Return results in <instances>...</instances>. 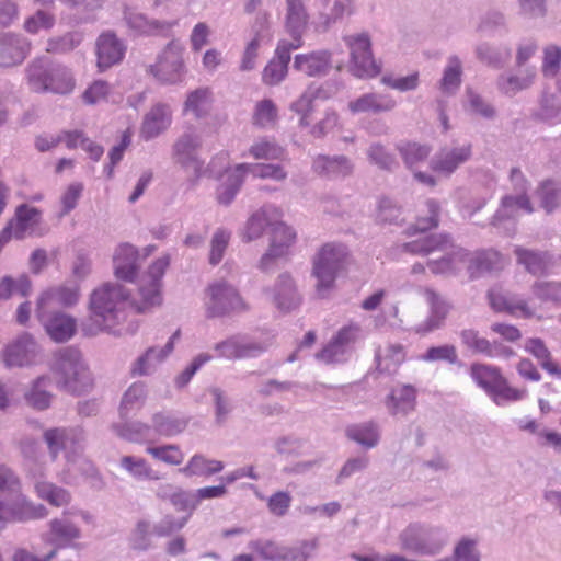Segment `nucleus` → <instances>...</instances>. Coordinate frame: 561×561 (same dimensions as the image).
I'll return each instance as SVG.
<instances>
[{
    "label": "nucleus",
    "instance_id": "nucleus-1",
    "mask_svg": "<svg viewBox=\"0 0 561 561\" xmlns=\"http://www.w3.org/2000/svg\"><path fill=\"white\" fill-rule=\"evenodd\" d=\"M50 371L57 378V387L71 394H83L93 388V377L82 353L76 346L60 347L53 353Z\"/></svg>",
    "mask_w": 561,
    "mask_h": 561
},
{
    "label": "nucleus",
    "instance_id": "nucleus-2",
    "mask_svg": "<svg viewBox=\"0 0 561 561\" xmlns=\"http://www.w3.org/2000/svg\"><path fill=\"white\" fill-rule=\"evenodd\" d=\"M25 80L32 92L70 94L76 85L72 71L49 56H39L25 67Z\"/></svg>",
    "mask_w": 561,
    "mask_h": 561
},
{
    "label": "nucleus",
    "instance_id": "nucleus-3",
    "mask_svg": "<svg viewBox=\"0 0 561 561\" xmlns=\"http://www.w3.org/2000/svg\"><path fill=\"white\" fill-rule=\"evenodd\" d=\"M129 291L118 283H105L95 288L89 299L90 318L98 330L107 331L125 319Z\"/></svg>",
    "mask_w": 561,
    "mask_h": 561
},
{
    "label": "nucleus",
    "instance_id": "nucleus-4",
    "mask_svg": "<svg viewBox=\"0 0 561 561\" xmlns=\"http://www.w3.org/2000/svg\"><path fill=\"white\" fill-rule=\"evenodd\" d=\"M348 257L347 248L341 243L324 244L313 261L317 294L324 298L334 286L337 275L344 271Z\"/></svg>",
    "mask_w": 561,
    "mask_h": 561
},
{
    "label": "nucleus",
    "instance_id": "nucleus-5",
    "mask_svg": "<svg viewBox=\"0 0 561 561\" xmlns=\"http://www.w3.org/2000/svg\"><path fill=\"white\" fill-rule=\"evenodd\" d=\"M407 252L416 255H430L434 252L447 253L454 265V270L458 273L463 265L469 264L471 253L454 243L453 238L448 233H432L420 237L416 240L403 244Z\"/></svg>",
    "mask_w": 561,
    "mask_h": 561
},
{
    "label": "nucleus",
    "instance_id": "nucleus-6",
    "mask_svg": "<svg viewBox=\"0 0 561 561\" xmlns=\"http://www.w3.org/2000/svg\"><path fill=\"white\" fill-rule=\"evenodd\" d=\"M470 376L497 404L520 400L525 390L512 388L497 367L486 364H472Z\"/></svg>",
    "mask_w": 561,
    "mask_h": 561
},
{
    "label": "nucleus",
    "instance_id": "nucleus-7",
    "mask_svg": "<svg viewBox=\"0 0 561 561\" xmlns=\"http://www.w3.org/2000/svg\"><path fill=\"white\" fill-rule=\"evenodd\" d=\"M204 306L207 318H222L248 310L238 290L225 280H217L207 286Z\"/></svg>",
    "mask_w": 561,
    "mask_h": 561
},
{
    "label": "nucleus",
    "instance_id": "nucleus-8",
    "mask_svg": "<svg viewBox=\"0 0 561 561\" xmlns=\"http://www.w3.org/2000/svg\"><path fill=\"white\" fill-rule=\"evenodd\" d=\"M403 550L417 556H436L446 545L444 533L438 527L411 524L399 535Z\"/></svg>",
    "mask_w": 561,
    "mask_h": 561
},
{
    "label": "nucleus",
    "instance_id": "nucleus-9",
    "mask_svg": "<svg viewBox=\"0 0 561 561\" xmlns=\"http://www.w3.org/2000/svg\"><path fill=\"white\" fill-rule=\"evenodd\" d=\"M351 53L350 71L357 78H373L380 72L371 51L368 33L353 34L344 37Z\"/></svg>",
    "mask_w": 561,
    "mask_h": 561
},
{
    "label": "nucleus",
    "instance_id": "nucleus-10",
    "mask_svg": "<svg viewBox=\"0 0 561 561\" xmlns=\"http://www.w3.org/2000/svg\"><path fill=\"white\" fill-rule=\"evenodd\" d=\"M183 46L171 41L158 57V61L149 67V72L162 83L181 82L184 76Z\"/></svg>",
    "mask_w": 561,
    "mask_h": 561
},
{
    "label": "nucleus",
    "instance_id": "nucleus-11",
    "mask_svg": "<svg viewBox=\"0 0 561 561\" xmlns=\"http://www.w3.org/2000/svg\"><path fill=\"white\" fill-rule=\"evenodd\" d=\"M46 514V507L30 502L22 494L21 488L11 493L5 500L0 501V520L2 522H26L42 518Z\"/></svg>",
    "mask_w": 561,
    "mask_h": 561
},
{
    "label": "nucleus",
    "instance_id": "nucleus-12",
    "mask_svg": "<svg viewBox=\"0 0 561 561\" xmlns=\"http://www.w3.org/2000/svg\"><path fill=\"white\" fill-rule=\"evenodd\" d=\"M36 314L47 335L57 343L69 341L77 332V321L73 317L59 311L50 312L37 306Z\"/></svg>",
    "mask_w": 561,
    "mask_h": 561
},
{
    "label": "nucleus",
    "instance_id": "nucleus-13",
    "mask_svg": "<svg viewBox=\"0 0 561 561\" xmlns=\"http://www.w3.org/2000/svg\"><path fill=\"white\" fill-rule=\"evenodd\" d=\"M295 239V231L283 221L276 219L271 229L270 248L261 257L259 267L263 272L272 270L275 261L287 254L288 248L294 243Z\"/></svg>",
    "mask_w": 561,
    "mask_h": 561
},
{
    "label": "nucleus",
    "instance_id": "nucleus-14",
    "mask_svg": "<svg viewBox=\"0 0 561 561\" xmlns=\"http://www.w3.org/2000/svg\"><path fill=\"white\" fill-rule=\"evenodd\" d=\"M513 252L517 264L533 276L549 275L557 266L556 255L550 251L515 245Z\"/></svg>",
    "mask_w": 561,
    "mask_h": 561
},
{
    "label": "nucleus",
    "instance_id": "nucleus-15",
    "mask_svg": "<svg viewBox=\"0 0 561 561\" xmlns=\"http://www.w3.org/2000/svg\"><path fill=\"white\" fill-rule=\"evenodd\" d=\"M170 264V256L163 255L157 259L148 268L147 276L149 278L148 285H142L139 288L141 296V305L138 307V312H145L147 309L159 306L162 301L160 287L161 279Z\"/></svg>",
    "mask_w": 561,
    "mask_h": 561
},
{
    "label": "nucleus",
    "instance_id": "nucleus-16",
    "mask_svg": "<svg viewBox=\"0 0 561 561\" xmlns=\"http://www.w3.org/2000/svg\"><path fill=\"white\" fill-rule=\"evenodd\" d=\"M38 354V345L27 333L8 344L2 352V363L7 368L32 365Z\"/></svg>",
    "mask_w": 561,
    "mask_h": 561
},
{
    "label": "nucleus",
    "instance_id": "nucleus-17",
    "mask_svg": "<svg viewBox=\"0 0 561 561\" xmlns=\"http://www.w3.org/2000/svg\"><path fill=\"white\" fill-rule=\"evenodd\" d=\"M472 156V146L470 144L440 148L431 159L430 167L433 171L451 175L460 165L470 160Z\"/></svg>",
    "mask_w": 561,
    "mask_h": 561
},
{
    "label": "nucleus",
    "instance_id": "nucleus-18",
    "mask_svg": "<svg viewBox=\"0 0 561 561\" xmlns=\"http://www.w3.org/2000/svg\"><path fill=\"white\" fill-rule=\"evenodd\" d=\"M202 147V137L193 131L181 135L172 147V158L183 168L194 167L196 179L201 176L203 162L198 159L197 152Z\"/></svg>",
    "mask_w": 561,
    "mask_h": 561
},
{
    "label": "nucleus",
    "instance_id": "nucleus-19",
    "mask_svg": "<svg viewBox=\"0 0 561 561\" xmlns=\"http://www.w3.org/2000/svg\"><path fill=\"white\" fill-rule=\"evenodd\" d=\"M95 46L98 68L100 71H105L106 69L119 64L126 53V45L112 31L102 33L98 37Z\"/></svg>",
    "mask_w": 561,
    "mask_h": 561
},
{
    "label": "nucleus",
    "instance_id": "nucleus-20",
    "mask_svg": "<svg viewBox=\"0 0 561 561\" xmlns=\"http://www.w3.org/2000/svg\"><path fill=\"white\" fill-rule=\"evenodd\" d=\"M311 169L321 178L337 180L350 176L353 173L354 164L344 154H318L312 160Z\"/></svg>",
    "mask_w": 561,
    "mask_h": 561
},
{
    "label": "nucleus",
    "instance_id": "nucleus-21",
    "mask_svg": "<svg viewBox=\"0 0 561 561\" xmlns=\"http://www.w3.org/2000/svg\"><path fill=\"white\" fill-rule=\"evenodd\" d=\"M139 253L130 243H121L113 255V268L116 278L124 282H135L139 272Z\"/></svg>",
    "mask_w": 561,
    "mask_h": 561
},
{
    "label": "nucleus",
    "instance_id": "nucleus-22",
    "mask_svg": "<svg viewBox=\"0 0 561 561\" xmlns=\"http://www.w3.org/2000/svg\"><path fill=\"white\" fill-rule=\"evenodd\" d=\"M331 64L332 54L329 50L321 49L296 55L293 68L308 77H323L329 73Z\"/></svg>",
    "mask_w": 561,
    "mask_h": 561
},
{
    "label": "nucleus",
    "instance_id": "nucleus-23",
    "mask_svg": "<svg viewBox=\"0 0 561 561\" xmlns=\"http://www.w3.org/2000/svg\"><path fill=\"white\" fill-rule=\"evenodd\" d=\"M425 298L430 305V316L416 327V332L426 334L443 327L451 305L435 290L427 288Z\"/></svg>",
    "mask_w": 561,
    "mask_h": 561
},
{
    "label": "nucleus",
    "instance_id": "nucleus-24",
    "mask_svg": "<svg viewBox=\"0 0 561 561\" xmlns=\"http://www.w3.org/2000/svg\"><path fill=\"white\" fill-rule=\"evenodd\" d=\"M286 2L285 27L291 36V41H287V44L291 48H300L309 16L301 0H286Z\"/></svg>",
    "mask_w": 561,
    "mask_h": 561
},
{
    "label": "nucleus",
    "instance_id": "nucleus-25",
    "mask_svg": "<svg viewBox=\"0 0 561 561\" xmlns=\"http://www.w3.org/2000/svg\"><path fill=\"white\" fill-rule=\"evenodd\" d=\"M28 41L20 35L3 34L0 36V67H14L24 61L30 54Z\"/></svg>",
    "mask_w": 561,
    "mask_h": 561
},
{
    "label": "nucleus",
    "instance_id": "nucleus-26",
    "mask_svg": "<svg viewBox=\"0 0 561 561\" xmlns=\"http://www.w3.org/2000/svg\"><path fill=\"white\" fill-rule=\"evenodd\" d=\"M124 20L129 28L137 34L147 36H168L175 22L160 21L149 19L147 15L126 8L124 10Z\"/></svg>",
    "mask_w": 561,
    "mask_h": 561
},
{
    "label": "nucleus",
    "instance_id": "nucleus-27",
    "mask_svg": "<svg viewBox=\"0 0 561 561\" xmlns=\"http://www.w3.org/2000/svg\"><path fill=\"white\" fill-rule=\"evenodd\" d=\"M295 49L296 48H291L285 39L278 43L274 58L265 66L262 73V80L265 84L276 85L285 79L290 61V54L291 50Z\"/></svg>",
    "mask_w": 561,
    "mask_h": 561
},
{
    "label": "nucleus",
    "instance_id": "nucleus-28",
    "mask_svg": "<svg viewBox=\"0 0 561 561\" xmlns=\"http://www.w3.org/2000/svg\"><path fill=\"white\" fill-rule=\"evenodd\" d=\"M282 217V211L278 207L272 204L262 206L255 211L247 221L242 239L245 242L259 239L265 228L273 227L276 219Z\"/></svg>",
    "mask_w": 561,
    "mask_h": 561
},
{
    "label": "nucleus",
    "instance_id": "nucleus-29",
    "mask_svg": "<svg viewBox=\"0 0 561 561\" xmlns=\"http://www.w3.org/2000/svg\"><path fill=\"white\" fill-rule=\"evenodd\" d=\"M172 341H168L164 346H151L146 350L131 365L130 375L141 377L152 375L158 366L172 353Z\"/></svg>",
    "mask_w": 561,
    "mask_h": 561
},
{
    "label": "nucleus",
    "instance_id": "nucleus-30",
    "mask_svg": "<svg viewBox=\"0 0 561 561\" xmlns=\"http://www.w3.org/2000/svg\"><path fill=\"white\" fill-rule=\"evenodd\" d=\"M80 296L78 284L60 285L45 290L37 300L39 308L54 309L57 307L75 306Z\"/></svg>",
    "mask_w": 561,
    "mask_h": 561
},
{
    "label": "nucleus",
    "instance_id": "nucleus-31",
    "mask_svg": "<svg viewBox=\"0 0 561 561\" xmlns=\"http://www.w3.org/2000/svg\"><path fill=\"white\" fill-rule=\"evenodd\" d=\"M81 537L80 528L66 517L54 518L49 522L47 541L54 546L56 552L73 546V541Z\"/></svg>",
    "mask_w": 561,
    "mask_h": 561
},
{
    "label": "nucleus",
    "instance_id": "nucleus-32",
    "mask_svg": "<svg viewBox=\"0 0 561 561\" xmlns=\"http://www.w3.org/2000/svg\"><path fill=\"white\" fill-rule=\"evenodd\" d=\"M416 390L411 385H403L391 390L386 399V407L389 413L396 415H408L415 409Z\"/></svg>",
    "mask_w": 561,
    "mask_h": 561
},
{
    "label": "nucleus",
    "instance_id": "nucleus-33",
    "mask_svg": "<svg viewBox=\"0 0 561 561\" xmlns=\"http://www.w3.org/2000/svg\"><path fill=\"white\" fill-rule=\"evenodd\" d=\"M171 123V112L167 105H154L145 116L141 125V137L150 140L164 131Z\"/></svg>",
    "mask_w": 561,
    "mask_h": 561
},
{
    "label": "nucleus",
    "instance_id": "nucleus-34",
    "mask_svg": "<svg viewBox=\"0 0 561 561\" xmlns=\"http://www.w3.org/2000/svg\"><path fill=\"white\" fill-rule=\"evenodd\" d=\"M533 121L550 126L561 124V100L554 93L543 92L538 107L530 114Z\"/></svg>",
    "mask_w": 561,
    "mask_h": 561
},
{
    "label": "nucleus",
    "instance_id": "nucleus-35",
    "mask_svg": "<svg viewBox=\"0 0 561 561\" xmlns=\"http://www.w3.org/2000/svg\"><path fill=\"white\" fill-rule=\"evenodd\" d=\"M535 78V68L528 67L520 75H500L496 87L502 94L512 98L518 92L529 89L534 84Z\"/></svg>",
    "mask_w": 561,
    "mask_h": 561
},
{
    "label": "nucleus",
    "instance_id": "nucleus-36",
    "mask_svg": "<svg viewBox=\"0 0 561 561\" xmlns=\"http://www.w3.org/2000/svg\"><path fill=\"white\" fill-rule=\"evenodd\" d=\"M535 195L539 201L540 208L547 215L553 214L561 207V181L552 178L540 181Z\"/></svg>",
    "mask_w": 561,
    "mask_h": 561
},
{
    "label": "nucleus",
    "instance_id": "nucleus-37",
    "mask_svg": "<svg viewBox=\"0 0 561 561\" xmlns=\"http://www.w3.org/2000/svg\"><path fill=\"white\" fill-rule=\"evenodd\" d=\"M396 101L386 94L366 93L355 101L348 103L352 113H381L389 112L396 107Z\"/></svg>",
    "mask_w": 561,
    "mask_h": 561
},
{
    "label": "nucleus",
    "instance_id": "nucleus-38",
    "mask_svg": "<svg viewBox=\"0 0 561 561\" xmlns=\"http://www.w3.org/2000/svg\"><path fill=\"white\" fill-rule=\"evenodd\" d=\"M13 220V232L16 240H23L31 236L34 228L39 224L41 211L27 204L16 207Z\"/></svg>",
    "mask_w": 561,
    "mask_h": 561
},
{
    "label": "nucleus",
    "instance_id": "nucleus-39",
    "mask_svg": "<svg viewBox=\"0 0 561 561\" xmlns=\"http://www.w3.org/2000/svg\"><path fill=\"white\" fill-rule=\"evenodd\" d=\"M274 291V301L280 310L289 311L296 308L300 302L295 283L287 273H283L278 276Z\"/></svg>",
    "mask_w": 561,
    "mask_h": 561
},
{
    "label": "nucleus",
    "instance_id": "nucleus-40",
    "mask_svg": "<svg viewBox=\"0 0 561 561\" xmlns=\"http://www.w3.org/2000/svg\"><path fill=\"white\" fill-rule=\"evenodd\" d=\"M345 435L367 449L376 447L380 440L379 426L374 421L351 424L346 427Z\"/></svg>",
    "mask_w": 561,
    "mask_h": 561
},
{
    "label": "nucleus",
    "instance_id": "nucleus-41",
    "mask_svg": "<svg viewBox=\"0 0 561 561\" xmlns=\"http://www.w3.org/2000/svg\"><path fill=\"white\" fill-rule=\"evenodd\" d=\"M147 399V387L145 382L136 381L124 392L119 404L121 419H129L139 411Z\"/></svg>",
    "mask_w": 561,
    "mask_h": 561
},
{
    "label": "nucleus",
    "instance_id": "nucleus-42",
    "mask_svg": "<svg viewBox=\"0 0 561 561\" xmlns=\"http://www.w3.org/2000/svg\"><path fill=\"white\" fill-rule=\"evenodd\" d=\"M329 93L323 87L310 85L301 96L290 104V110L300 115L299 125L309 126V114L313 111V101L317 99H328Z\"/></svg>",
    "mask_w": 561,
    "mask_h": 561
},
{
    "label": "nucleus",
    "instance_id": "nucleus-43",
    "mask_svg": "<svg viewBox=\"0 0 561 561\" xmlns=\"http://www.w3.org/2000/svg\"><path fill=\"white\" fill-rule=\"evenodd\" d=\"M51 385V378L47 375L36 378L31 389L25 392V401L32 408L44 411L50 407L53 394L48 391Z\"/></svg>",
    "mask_w": 561,
    "mask_h": 561
},
{
    "label": "nucleus",
    "instance_id": "nucleus-44",
    "mask_svg": "<svg viewBox=\"0 0 561 561\" xmlns=\"http://www.w3.org/2000/svg\"><path fill=\"white\" fill-rule=\"evenodd\" d=\"M225 468L224 462L215 459H207L202 454L194 455L183 468L179 471L185 477H210Z\"/></svg>",
    "mask_w": 561,
    "mask_h": 561
},
{
    "label": "nucleus",
    "instance_id": "nucleus-45",
    "mask_svg": "<svg viewBox=\"0 0 561 561\" xmlns=\"http://www.w3.org/2000/svg\"><path fill=\"white\" fill-rule=\"evenodd\" d=\"M274 344V335L264 333L260 336L240 334V359L256 358L267 352Z\"/></svg>",
    "mask_w": 561,
    "mask_h": 561
},
{
    "label": "nucleus",
    "instance_id": "nucleus-46",
    "mask_svg": "<svg viewBox=\"0 0 561 561\" xmlns=\"http://www.w3.org/2000/svg\"><path fill=\"white\" fill-rule=\"evenodd\" d=\"M124 422L115 423L112 425L113 432L121 438L139 443L147 439L152 434V427L139 421H128L123 419Z\"/></svg>",
    "mask_w": 561,
    "mask_h": 561
},
{
    "label": "nucleus",
    "instance_id": "nucleus-47",
    "mask_svg": "<svg viewBox=\"0 0 561 561\" xmlns=\"http://www.w3.org/2000/svg\"><path fill=\"white\" fill-rule=\"evenodd\" d=\"M461 75L462 65L460 59L455 55L450 56L439 81L440 91L447 95H455L461 84Z\"/></svg>",
    "mask_w": 561,
    "mask_h": 561
},
{
    "label": "nucleus",
    "instance_id": "nucleus-48",
    "mask_svg": "<svg viewBox=\"0 0 561 561\" xmlns=\"http://www.w3.org/2000/svg\"><path fill=\"white\" fill-rule=\"evenodd\" d=\"M244 170H238V165L230 172L217 188V201L220 205L228 206L236 198L243 182Z\"/></svg>",
    "mask_w": 561,
    "mask_h": 561
},
{
    "label": "nucleus",
    "instance_id": "nucleus-49",
    "mask_svg": "<svg viewBox=\"0 0 561 561\" xmlns=\"http://www.w3.org/2000/svg\"><path fill=\"white\" fill-rule=\"evenodd\" d=\"M151 422L152 432L164 437L182 433L187 425L186 421L164 412L154 413Z\"/></svg>",
    "mask_w": 561,
    "mask_h": 561
},
{
    "label": "nucleus",
    "instance_id": "nucleus-50",
    "mask_svg": "<svg viewBox=\"0 0 561 561\" xmlns=\"http://www.w3.org/2000/svg\"><path fill=\"white\" fill-rule=\"evenodd\" d=\"M238 170H244L257 179H271L283 182L287 179V171L280 164L273 163H240Z\"/></svg>",
    "mask_w": 561,
    "mask_h": 561
},
{
    "label": "nucleus",
    "instance_id": "nucleus-51",
    "mask_svg": "<svg viewBox=\"0 0 561 561\" xmlns=\"http://www.w3.org/2000/svg\"><path fill=\"white\" fill-rule=\"evenodd\" d=\"M525 350L538 359L545 370L561 379V367L552 362L551 354L541 339H529Z\"/></svg>",
    "mask_w": 561,
    "mask_h": 561
},
{
    "label": "nucleus",
    "instance_id": "nucleus-52",
    "mask_svg": "<svg viewBox=\"0 0 561 561\" xmlns=\"http://www.w3.org/2000/svg\"><path fill=\"white\" fill-rule=\"evenodd\" d=\"M119 465L136 480L144 481L160 479L158 472L154 471L144 458L124 456L121 458Z\"/></svg>",
    "mask_w": 561,
    "mask_h": 561
},
{
    "label": "nucleus",
    "instance_id": "nucleus-53",
    "mask_svg": "<svg viewBox=\"0 0 561 561\" xmlns=\"http://www.w3.org/2000/svg\"><path fill=\"white\" fill-rule=\"evenodd\" d=\"M249 549L259 554L264 561H283L286 557V546L271 539H256L249 542Z\"/></svg>",
    "mask_w": 561,
    "mask_h": 561
},
{
    "label": "nucleus",
    "instance_id": "nucleus-54",
    "mask_svg": "<svg viewBox=\"0 0 561 561\" xmlns=\"http://www.w3.org/2000/svg\"><path fill=\"white\" fill-rule=\"evenodd\" d=\"M151 524L147 519L137 522L129 536V547L139 552L148 551L153 548Z\"/></svg>",
    "mask_w": 561,
    "mask_h": 561
},
{
    "label": "nucleus",
    "instance_id": "nucleus-55",
    "mask_svg": "<svg viewBox=\"0 0 561 561\" xmlns=\"http://www.w3.org/2000/svg\"><path fill=\"white\" fill-rule=\"evenodd\" d=\"M249 152L256 160H280L285 149L272 139L262 138L250 147Z\"/></svg>",
    "mask_w": 561,
    "mask_h": 561
},
{
    "label": "nucleus",
    "instance_id": "nucleus-56",
    "mask_svg": "<svg viewBox=\"0 0 561 561\" xmlns=\"http://www.w3.org/2000/svg\"><path fill=\"white\" fill-rule=\"evenodd\" d=\"M497 262V253L494 251H479L471 253L468 272L471 278H476L485 272L493 270Z\"/></svg>",
    "mask_w": 561,
    "mask_h": 561
},
{
    "label": "nucleus",
    "instance_id": "nucleus-57",
    "mask_svg": "<svg viewBox=\"0 0 561 561\" xmlns=\"http://www.w3.org/2000/svg\"><path fill=\"white\" fill-rule=\"evenodd\" d=\"M37 495L55 506H62L70 502V493L53 483L46 481H37L35 483Z\"/></svg>",
    "mask_w": 561,
    "mask_h": 561
},
{
    "label": "nucleus",
    "instance_id": "nucleus-58",
    "mask_svg": "<svg viewBox=\"0 0 561 561\" xmlns=\"http://www.w3.org/2000/svg\"><path fill=\"white\" fill-rule=\"evenodd\" d=\"M305 444L306 442L304 438L294 434H287L275 438L273 447L279 456L299 457L302 455Z\"/></svg>",
    "mask_w": 561,
    "mask_h": 561
},
{
    "label": "nucleus",
    "instance_id": "nucleus-59",
    "mask_svg": "<svg viewBox=\"0 0 561 561\" xmlns=\"http://www.w3.org/2000/svg\"><path fill=\"white\" fill-rule=\"evenodd\" d=\"M83 39L79 32H69L62 36L53 37L47 42L46 50L51 54H67L78 47Z\"/></svg>",
    "mask_w": 561,
    "mask_h": 561
},
{
    "label": "nucleus",
    "instance_id": "nucleus-60",
    "mask_svg": "<svg viewBox=\"0 0 561 561\" xmlns=\"http://www.w3.org/2000/svg\"><path fill=\"white\" fill-rule=\"evenodd\" d=\"M426 215L420 216L413 227L409 229V233L420 231L425 232L432 228H436L439 224L440 206L435 199L425 202Z\"/></svg>",
    "mask_w": 561,
    "mask_h": 561
},
{
    "label": "nucleus",
    "instance_id": "nucleus-61",
    "mask_svg": "<svg viewBox=\"0 0 561 561\" xmlns=\"http://www.w3.org/2000/svg\"><path fill=\"white\" fill-rule=\"evenodd\" d=\"M43 438L53 459H56L61 450L68 449L66 427L48 428L43 433Z\"/></svg>",
    "mask_w": 561,
    "mask_h": 561
},
{
    "label": "nucleus",
    "instance_id": "nucleus-62",
    "mask_svg": "<svg viewBox=\"0 0 561 561\" xmlns=\"http://www.w3.org/2000/svg\"><path fill=\"white\" fill-rule=\"evenodd\" d=\"M399 151L405 165L409 169H412L428 157L431 148L416 142H408L399 147Z\"/></svg>",
    "mask_w": 561,
    "mask_h": 561
},
{
    "label": "nucleus",
    "instance_id": "nucleus-63",
    "mask_svg": "<svg viewBox=\"0 0 561 561\" xmlns=\"http://www.w3.org/2000/svg\"><path fill=\"white\" fill-rule=\"evenodd\" d=\"M367 157L370 163L382 170L391 171L397 165L393 154H391L379 142H375L369 146L367 149Z\"/></svg>",
    "mask_w": 561,
    "mask_h": 561
},
{
    "label": "nucleus",
    "instance_id": "nucleus-64",
    "mask_svg": "<svg viewBox=\"0 0 561 561\" xmlns=\"http://www.w3.org/2000/svg\"><path fill=\"white\" fill-rule=\"evenodd\" d=\"M377 220L382 224L400 225L404 220L402 209L392 199L383 197L379 201Z\"/></svg>",
    "mask_w": 561,
    "mask_h": 561
}]
</instances>
